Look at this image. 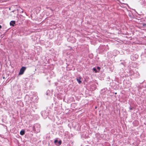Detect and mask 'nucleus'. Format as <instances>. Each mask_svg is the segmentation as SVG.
Instances as JSON below:
<instances>
[{
	"label": "nucleus",
	"mask_w": 146,
	"mask_h": 146,
	"mask_svg": "<svg viewBox=\"0 0 146 146\" xmlns=\"http://www.w3.org/2000/svg\"><path fill=\"white\" fill-rule=\"evenodd\" d=\"M3 79H5V77L4 76L3 77Z\"/></svg>",
	"instance_id": "obj_11"
},
{
	"label": "nucleus",
	"mask_w": 146,
	"mask_h": 146,
	"mask_svg": "<svg viewBox=\"0 0 146 146\" xmlns=\"http://www.w3.org/2000/svg\"><path fill=\"white\" fill-rule=\"evenodd\" d=\"M129 109L130 110H131L133 109V108H130Z\"/></svg>",
	"instance_id": "obj_9"
},
{
	"label": "nucleus",
	"mask_w": 146,
	"mask_h": 146,
	"mask_svg": "<svg viewBox=\"0 0 146 146\" xmlns=\"http://www.w3.org/2000/svg\"><path fill=\"white\" fill-rule=\"evenodd\" d=\"M97 107H95V108H96Z\"/></svg>",
	"instance_id": "obj_13"
},
{
	"label": "nucleus",
	"mask_w": 146,
	"mask_h": 146,
	"mask_svg": "<svg viewBox=\"0 0 146 146\" xmlns=\"http://www.w3.org/2000/svg\"><path fill=\"white\" fill-rule=\"evenodd\" d=\"M115 94H117V93H115Z\"/></svg>",
	"instance_id": "obj_12"
},
{
	"label": "nucleus",
	"mask_w": 146,
	"mask_h": 146,
	"mask_svg": "<svg viewBox=\"0 0 146 146\" xmlns=\"http://www.w3.org/2000/svg\"><path fill=\"white\" fill-rule=\"evenodd\" d=\"M26 69V68L25 67H22L20 69L19 72V75L23 74L25 70Z\"/></svg>",
	"instance_id": "obj_1"
},
{
	"label": "nucleus",
	"mask_w": 146,
	"mask_h": 146,
	"mask_svg": "<svg viewBox=\"0 0 146 146\" xmlns=\"http://www.w3.org/2000/svg\"><path fill=\"white\" fill-rule=\"evenodd\" d=\"M15 21H12L10 22V25L13 27L14 26V25L15 24Z\"/></svg>",
	"instance_id": "obj_2"
},
{
	"label": "nucleus",
	"mask_w": 146,
	"mask_h": 146,
	"mask_svg": "<svg viewBox=\"0 0 146 146\" xmlns=\"http://www.w3.org/2000/svg\"><path fill=\"white\" fill-rule=\"evenodd\" d=\"M1 27H2L1 26V25H0V29H1Z\"/></svg>",
	"instance_id": "obj_10"
},
{
	"label": "nucleus",
	"mask_w": 146,
	"mask_h": 146,
	"mask_svg": "<svg viewBox=\"0 0 146 146\" xmlns=\"http://www.w3.org/2000/svg\"><path fill=\"white\" fill-rule=\"evenodd\" d=\"M93 70L95 72V73H97V72H98V71H97V70H96V68H93Z\"/></svg>",
	"instance_id": "obj_5"
},
{
	"label": "nucleus",
	"mask_w": 146,
	"mask_h": 146,
	"mask_svg": "<svg viewBox=\"0 0 146 146\" xmlns=\"http://www.w3.org/2000/svg\"><path fill=\"white\" fill-rule=\"evenodd\" d=\"M81 79V77H80L79 78H77L76 79L77 81L78 82L79 84H80L82 83V81L80 80Z\"/></svg>",
	"instance_id": "obj_3"
},
{
	"label": "nucleus",
	"mask_w": 146,
	"mask_h": 146,
	"mask_svg": "<svg viewBox=\"0 0 146 146\" xmlns=\"http://www.w3.org/2000/svg\"><path fill=\"white\" fill-rule=\"evenodd\" d=\"M97 69L99 70L100 71V67H97Z\"/></svg>",
	"instance_id": "obj_8"
},
{
	"label": "nucleus",
	"mask_w": 146,
	"mask_h": 146,
	"mask_svg": "<svg viewBox=\"0 0 146 146\" xmlns=\"http://www.w3.org/2000/svg\"><path fill=\"white\" fill-rule=\"evenodd\" d=\"M25 133L24 131H21L20 132V134L21 135H23Z\"/></svg>",
	"instance_id": "obj_4"
},
{
	"label": "nucleus",
	"mask_w": 146,
	"mask_h": 146,
	"mask_svg": "<svg viewBox=\"0 0 146 146\" xmlns=\"http://www.w3.org/2000/svg\"><path fill=\"white\" fill-rule=\"evenodd\" d=\"M58 140L57 139L55 140L54 141V143L55 144H56L58 142Z\"/></svg>",
	"instance_id": "obj_7"
},
{
	"label": "nucleus",
	"mask_w": 146,
	"mask_h": 146,
	"mask_svg": "<svg viewBox=\"0 0 146 146\" xmlns=\"http://www.w3.org/2000/svg\"><path fill=\"white\" fill-rule=\"evenodd\" d=\"M61 143H62V141L61 140L59 141L58 142V143L59 144V145H60L61 144Z\"/></svg>",
	"instance_id": "obj_6"
}]
</instances>
